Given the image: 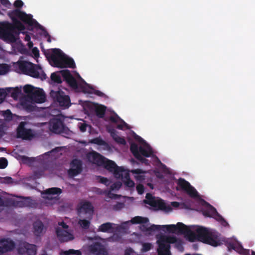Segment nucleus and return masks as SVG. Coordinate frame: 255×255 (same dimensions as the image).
<instances>
[{
    "instance_id": "11",
    "label": "nucleus",
    "mask_w": 255,
    "mask_h": 255,
    "mask_svg": "<svg viewBox=\"0 0 255 255\" xmlns=\"http://www.w3.org/2000/svg\"><path fill=\"white\" fill-rule=\"evenodd\" d=\"M17 252L20 255L27 254L28 255H35L36 254V246L24 242L19 246Z\"/></svg>"
},
{
    "instance_id": "8",
    "label": "nucleus",
    "mask_w": 255,
    "mask_h": 255,
    "mask_svg": "<svg viewBox=\"0 0 255 255\" xmlns=\"http://www.w3.org/2000/svg\"><path fill=\"white\" fill-rule=\"evenodd\" d=\"M26 123L21 122L17 128V137L25 140H31L34 137V134L31 129H27L25 128Z\"/></svg>"
},
{
    "instance_id": "51",
    "label": "nucleus",
    "mask_w": 255,
    "mask_h": 255,
    "mask_svg": "<svg viewBox=\"0 0 255 255\" xmlns=\"http://www.w3.org/2000/svg\"><path fill=\"white\" fill-rule=\"evenodd\" d=\"M66 255H81V252L79 250H74L73 249H71L68 251H67L65 252Z\"/></svg>"
},
{
    "instance_id": "29",
    "label": "nucleus",
    "mask_w": 255,
    "mask_h": 255,
    "mask_svg": "<svg viewBox=\"0 0 255 255\" xmlns=\"http://www.w3.org/2000/svg\"><path fill=\"white\" fill-rule=\"evenodd\" d=\"M130 222L132 224H146L149 222V220L146 217H143L141 216H135L132 218Z\"/></svg>"
},
{
    "instance_id": "45",
    "label": "nucleus",
    "mask_w": 255,
    "mask_h": 255,
    "mask_svg": "<svg viewBox=\"0 0 255 255\" xmlns=\"http://www.w3.org/2000/svg\"><path fill=\"white\" fill-rule=\"evenodd\" d=\"M8 70V67L5 64H0V75L6 74Z\"/></svg>"
},
{
    "instance_id": "18",
    "label": "nucleus",
    "mask_w": 255,
    "mask_h": 255,
    "mask_svg": "<svg viewBox=\"0 0 255 255\" xmlns=\"http://www.w3.org/2000/svg\"><path fill=\"white\" fill-rule=\"evenodd\" d=\"M157 242L158 244L157 252L159 255H171L169 244H167L162 238H161Z\"/></svg>"
},
{
    "instance_id": "42",
    "label": "nucleus",
    "mask_w": 255,
    "mask_h": 255,
    "mask_svg": "<svg viewBox=\"0 0 255 255\" xmlns=\"http://www.w3.org/2000/svg\"><path fill=\"white\" fill-rule=\"evenodd\" d=\"M162 238L167 244L169 245L170 244L176 243L177 241V239L175 237H162Z\"/></svg>"
},
{
    "instance_id": "36",
    "label": "nucleus",
    "mask_w": 255,
    "mask_h": 255,
    "mask_svg": "<svg viewBox=\"0 0 255 255\" xmlns=\"http://www.w3.org/2000/svg\"><path fill=\"white\" fill-rule=\"evenodd\" d=\"M139 148V147H138V145L136 143H133L130 145V150L135 158L140 155Z\"/></svg>"
},
{
    "instance_id": "15",
    "label": "nucleus",
    "mask_w": 255,
    "mask_h": 255,
    "mask_svg": "<svg viewBox=\"0 0 255 255\" xmlns=\"http://www.w3.org/2000/svg\"><path fill=\"white\" fill-rule=\"evenodd\" d=\"M62 76L69 85L74 89L78 88V83L75 78L72 75L68 70H63L60 71Z\"/></svg>"
},
{
    "instance_id": "62",
    "label": "nucleus",
    "mask_w": 255,
    "mask_h": 255,
    "mask_svg": "<svg viewBox=\"0 0 255 255\" xmlns=\"http://www.w3.org/2000/svg\"><path fill=\"white\" fill-rule=\"evenodd\" d=\"M0 2L5 7H8V6L10 5V3L8 0H0Z\"/></svg>"
},
{
    "instance_id": "40",
    "label": "nucleus",
    "mask_w": 255,
    "mask_h": 255,
    "mask_svg": "<svg viewBox=\"0 0 255 255\" xmlns=\"http://www.w3.org/2000/svg\"><path fill=\"white\" fill-rule=\"evenodd\" d=\"M51 79L52 81L55 83H57L58 84L62 83V80L61 77L59 75L57 74L56 73H53L51 75Z\"/></svg>"
},
{
    "instance_id": "9",
    "label": "nucleus",
    "mask_w": 255,
    "mask_h": 255,
    "mask_svg": "<svg viewBox=\"0 0 255 255\" xmlns=\"http://www.w3.org/2000/svg\"><path fill=\"white\" fill-rule=\"evenodd\" d=\"M162 230L166 229L169 233H175L177 232L180 234H185L189 232V230L184 224L178 222L177 225H162Z\"/></svg>"
},
{
    "instance_id": "17",
    "label": "nucleus",
    "mask_w": 255,
    "mask_h": 255,
    "mask_svg": "<svg viewBox=\"0 0 255 255\" xmlns=\"http://www.w3.org/2000/svg\"><path fill=\"white\" fill-rule=\"evenodd\" d=\"M78 213H84L92 215L94 212V207L89 201H84L79 203L77 208Z\"/></svg>"
},
{
    "instance_id": "20",
    "label": "nucleus",
    "mask_w": 255,
    "mask_h": 255,
    "mask_svg": "<svg viewBox=\"0 0 255 255\" xmlns=\"http://www.w3.org/2000/svg\"><path fill=\"white\" fill-rule=\"evenodd\" d=\"M209 208L208 211L207 212H205V215L207 217H214L217 216V218L216 219L217 220L223 222L226 224H227V222L223 218L222 216H221L217 211L216 209L212 205L208 204Z\"/></svg>"
},
{
    "instance_id": "7",
    "label": "nucleus",
    "mask_w": 255,
    "mask_h": 255,
    "mask_svg": "<svg viewBox=\"0 0 255 255\" xmlns=\"http://www.w3.org/2000/svg\"><path fill=\"white\" fill-rule=\"evenodd\" d=\"M189 232L190 233L188 237L190 241H198L203 243H204L206 241V238H207L210 233L206 228L203 227L197 228L195 232L190 231Z\"/></svg>"
},
{
    "instance_id": "1",
    "label": "nucleus",
    "mask_w": 255,
    "mask_h": 255,
    "mask_svg": "<svg viewBox=\"0 0 255 255\" xmlns=\"http://www.w3.org/2000/svg\"><path fill=\"white\" fill-rule=\"evenodd\" d=\"M7 15L11 19L12 23L4 21L1 23L0 37L14 41V34H19L20 32L24 33L25 32L23 31L25 29V27L20 20L29 26H33L42 29L43 31L45 37L46 38L50 36L42 26L39 24L35 19L32 18V15L30 14H27L18 9H13L9 11Z\"/></svg>"
},
{
    "instance_id": "64",
    "label": "nucleus",
    "mask_w": 255,
    "mask_h": 255,
    "mask_svg": "<svg viewBox=\"0 0 255 255\" xmlns=\"http://www.w3.org/2000/svg\"><path fill=\"white\" fill-rule=\"evenodd\" d=\"M58 225L64 229H66L68 228V226L63 221L59 222Z\"/></svg>"
},
{
    "instance_id": "59",
    "label": "nucleus",
    "mask_w": 255,
    "mask_h": 255,
    "mask_svg": "<svg viewBox=\"0 0 255 255\" xmlns=\"http://www.w3.org/2000/svg\"><path fill=\"white\" fill-rule=\"evenodd\" d=\"M79 128L80 129V130L81 132H85L86 131L87 128V124L85 123H80L79 125Z\"/></svg>"
},
{
    "instance_id": "12",
    "label": "nucleus",
    "mask_w": 255,
    "mask_h": 255,
    "mask_svg": "<svg viewBox=\"0 0 255 255\" xmlns=\"http://www.w3.org/2000/svg\"><path fill=\"white\" fill-rule=\"evenodd\" d=\"M82 171V162L81 160L74 159L71 162V168L68 173L69 176L73 177L81 173Z\"/></svg>"
},
{
    "instance_id": "13",
    "label": "nucleus",
    "mask_w": 255,
    "mask_h": 255,
    "mask_svg": "<svg viewBox=\"0 0 255 255\" xmlns=\"http://www.w3.org/2000/svg\"><path fill=\"white\" fill-rule=\"evenodd\" d=\"M86 157L88 161L98 166L102 165L105 159L102 155L95 151L88 153Z\"/></svg>"
},
{
    "instance_id": "47",
    "label": "nucleus",
    "mask_w": 255,
    "mask_h": 255,
    "mask_svg": "<svg viewBox=\"0 0 255 255\" xmlns=\"http://www.w3.org/2000/svg\"><path fill=\"white\" fill-rule=\"evenodd\" d=\"M22 105L25 110L28 112H33L35 110V107L31 104L25 103L23 104Z\"/></svg>"
},
{
    "instance_id": "24",
    "label": "nucleus",
    "mask_w": 255,
    "mask_h": 255,
    "mask_svg": "<svg viewBox=\"0 0 255 255\" xmlns=\"http://www.w3.org/2000/svg\"><path fill=\"white\" fill-rule=\"evenodd\" d=\"M109 132H110L111 135L116 142L122 145L126 144V141L125 138L117 135L116 131L114 129H110Z\"/></svg>"
},
{
    "instance_id": "33",
    "label": "nucleus",
    "mask_w": 255,
    "mask_h": 255,
    "mask_svg": "<svg viewBox=\"0 0 255 255\" xmlns=\"http://www.w3.org/2000/svg\"><path fill=\"white\" fill-rule=\"evenodd\" d=\"M88 88H85L84 90L85 93L88 94H94L99 97H103L104 94L100 91L95 90L94 88L91 87L90 85H88Z\"/></svg>"
},
{
    "instance_id": "31",
    "label": "nucleus",
    "mask_w": 255,
    "mask_h": 255,
    "mask_svg": "<svg viewBox=\"0 0 255 255\" xmlns=\"http://www.w3.org/2000/svg\"><path fill=\"white\" fill-rule=\"evenodd\" d=\"M139 151L140 154L145 157H150L153 154V151L152 148L150 146H147L146 148H144L142 146H140L139 148Z\"/></svg>"
},
{
    "instance_id": "25",
    "label": "nucleus",
    "mask_w": 255,
    "mask_h": 255,
    "mask_svg": "<svg viewBox=\"0 0 255 255\" xmlns=\"http://www.w3.org/2000/svg\"><path fill=\"white\" fill-rule=\"evenodd\" d=\"M22 200L18 201L16 203L17 206L19 207H30L32 206V201L30 197H22Z\"/></svg>"
},
{
    "instance_id": "38",
    "label": "nucleus",
    "mask_w": 255,
    "mask_h": 255,
    "mask_svg": "<svg viewBox=\"0 0 255 255\" xmlns=\"http://www.w3.org/2000/svg\"><path fill=\"white\" fill-rule=\"evenodd\" d=\"M35 90L36 89H35L34 87L30 85H25L23 87L24 92L27 95L29 98L30 97V95H32V93H34Z\"/></svg>"
},
{
    "instance_id": "2",
    "label": "nucleus",
    "mask_w": 255,
    "mask_h": 255,
    "mask_svg": "<svg viewBox=\"0 0 255 255\" xmlns=\"http://www.w3.org/2000/svg\"><path fill=\"white\" fill-rule=\"evenodd\" d=\"M46 57L52 62V66L59 68L69 67L75 68L76 67L74 60L58 48L52 49L51 52L44 51Z\"/></svg>"
},
{
    "instance_id": "49",
    "label": "nucleus",
    "mask_w": 255,
    "mask_h": 255,
    "mask_svg": "<svg viewBox=\"0 0 255 255\" xmlns=\"http://www.w3.org/2000/svg\"><path fill=\"white\" fill-rule=\"evenodd\" d=\"M152 245L150 243H143L141 249L142 252H146L151 249Z\"/></svg>"
},
{
    "instance_id": "41",
    "label": "nucleus",
    "mask_w": 255,
    "mask_h": 255,
    "mask_svg": "<svg viewBox=\"0 0 255 255\" xmlns=\"http://www.w3.org/2000/svg\"><path fill=\"white\" fill-rule=\"evenodd\" d=\"M79 224L82 228L84 229H88L90 227V222L86 219L80 220L79 221Z\"/></svg>"
},
{
    "instance_id": "53",
    "label": "nucleus",
    "mask_w": 255,
    "mask_h": 255,
    "mask_svg": "<svg viewBox=\"0 0 255 255\" xmlns=\"http://www.w3.org/2000/svg\"><path fill=\"white\" fill-rule=\"evenodd\" d=\"M23 5V2L21 0H16L14 3L13 5L15 7L17 8L15 9H18L21 11L19 8H21Z\"/></svg>"
},
{
    "instance_id": "58",
    "label": "nucleus",
    "mask_w": 255,
    "mask_h": 255,
    "mask_svg": "<svg viewBox=\"0 0 255 255\" xmlns=\"http://www.w3.org/2000/svg\"><path fill=\"white\" fill-rule=\"evenodd\" d=\"M148 223L146 224H141L140 226V229L142 232H148Z\"/></svg>"
},
{
    "instance_id": "54",
    "label": "nucleus",
    "mask_w": 255,
    "mask_h": 255,
    "mask_svg": "<svg viewBox=\"0 0 255 255\" xmlns=\"http://www.w3.org/2000/svg\"><path fill=\"white\" fill-rule=\"evenodd\" d=\"M3 116L6 118L8 119H11L12 118V113L10 110H6L2 112Z\"/></svg>"
},
{
    "instance_id": "50",
    "label": "nucleus",
    "mask_w": 255,
    "mask_h": 255,
    "mask_svg": "<svg viewBox=\"0 0 255 255\" xmlns=\"http://www.w3.org/2000/svg\"><path fill=\"white\" fill-rule=\"evenodd\" d=\"M7 165V161L4 157L0 158V169H4Z\"/></svg>"
},
{
    "instance_id": "23",
    "label": "nucleus",
    "mask_w": 255,
    "mask_h": 255,
    "mask_svg": "<svg viewBox=\"0 0 255 255\" xmlns=\"http://www.w3.org/2000/svg\"><path fill=\"white\" fill-rule=\"evenodd\" d=\"M204 243L214 247H217L220 245L219 241L218 240L217 237L211 233H210L207 238H206V241Z\"/></svg>"
},
{
    "instance_id": "55",
    "label": "nucleus",
    "mask_w": 255,
    "mask_h": 255,
    "mask_svg": "<svg viewBox=\"0 0 255 255\" xmlns=\"http://www.w3.org/2000/svg\"><path fill=\"white\" fill-rule=\"evenodd\" d=\"M136 190L139 194H142L144 191V186L141 184H138L136 186Z\"/></svg>"
},
{
    "instance_id": "21",
    "label": "nucleus",
    "mask_w": 255,
    "mask_h": 255,
    "mask_svg": "<svg viewBox=\"0 0 255 255\" xmlns=\"http://www.w3.org/2000/svg\"><path fill=\"white\" fill-rule=\"evenodd\" d=\"M110 121L113 123H117L119 122L121 124L117 125V128L119 129H123L124 128H128V125L122 119H121L117 114L115 116H112L110 117Z\"/></svg>"
},
{
    "instance_id": "16",
    "label": "nucleus",
    "mask_w": 255,
    "mask_h": 255,
    "mask_svg": "<svg viewBox=\"0 0 255 255\" xmlns=\"http://www.w3.org/2000/svg\"><path fill=\"white\" fill-rule=\"evenodd\" d=\"M56 233L58 239L60 242H68L74 239L72 234L58 227L56 229Z\"/></svg>"
},
{
    "instance_id": "39",
    "label": "nucleus",
    "mask_w": 255,
    "mask_h": 255,
    "mask_svg": "<svg viewBox=\"0 0 255 255\" xmlns=\"http://www.w3.org/2000/svg\"><path fill=\"white\" fill-rule=\"evenodd\" d=\"M6 90L8 92H10V91L12 90V92H11V97L13 99H16L21 93V90L18 88H15L14 89L8 88Z\"/></svg>"
},
{
    "instance_id": "4",
    "label": "nucleus",
    "mask_w": 255,
    "mask_h": 255,
    "mask_svg": "<svg viewBox=\"0 0 255 255\" xmlns=\"http://www.w3.org/2000/svg\"><path fill=\"white\" fill-rule=\"evenodd\" d=\"M50 96L55 103L63 109L69 108L71 105L69 96L66 95L61 90L59 89L57 91L51 90Z\"/></svg>"
},
{
    "instance_id": "27",
    "label": "nucleus",
    "mask_w": 255,
    "mask_h": 255,
    "mask_svg": "<svg viewBox=\"0 0 255 255\" xmlns=\"http://www.w3.org/2000/svg\"><path fill=\"white\" fill-rule=\"evenodd\" d=\"M113 224L110 222L104 223L99 226L98 231L104 233L111 232L113 230Z\"/></svg>"
},
{
    "instance_id": "46",
    "label": "nucleus",
    "mask_w": 255,
    "mask_h": 255,
    "mask_svg": "<svg viewBox=\"0 0 255 255\" xmlns=\"http://www.w3.org/2000/svg\"><path fill=\"white\" fill-rule=\"evenodd\" d=\"M161 230H162V227L160 225H152L148 226V232H154Z\"/></svg>"
},
{
    "instance_id": "43",
    "label": "nucleus",
    "mask_w": 255,
    "mask_h": 255,
    "mask_svg": "<svg viewBox=\"0 0 255 255\" xmlns=\"http://www.w3.org/2000/svg\"><path fill=\"white\" fill-rule=\"evenodd\" d=\"M146 199L144 200V203L146 204L149 205L150 202H152L155 198L151 193H148L146 194Z\"/></svg>"
},
{
    "instance_id": "5",
    "label": "nucleus",
    "mask_w": 255,
    "mask_h": 255,
    "mask_svg": "<svg viewBox=\"0 0 255 255\" xmlns=\"http://www.w3.org/2000/svg\"><path fill=\"white\" fill-rule=\"evenodd\" d=\"M49 129L55 133L68 135L69 129L65 125L63 121L59 119H53L49 122Z\"/></svg>"
},
{
    "instance_id": "34",
    "label": "nucleus",
    "mask_w": 255,
    "mask_h": 255,
    "mask_svg": "<svg viewBox=\"0 0 255 255\" xmlns=\"http://www.w3.org/2000/svg\"><path fill=\"white\" fill-rule=\"evenodd\" d=\"M106 107L104 106H100L96 108L95 113L96 115L100 118L104 117L106 112Z\"/></svg>"
},
{
    "instance_id": "14",
    "label": "nucleus",
    "mask_w": 255,
    "mask_h": 255,
    "mask_svg": "<svg viewBox=\"0 0 255 255\" xmlns=\"http://www.w3.org/2000/svg\"><path fill=\"white\" fill-rule=\"evenodd\" d=\"M150 205L155 210H162L165 212H169L172 210V208L169 205H167L162 199H155L152 202H150Z\"/></svg>"
},
{
    "instance_id": "48",
    "label": "nucleus",
    "mask_w": 255,
    "mask_h": 255,
    "mask_svg": "<svg viewBox=\"0 0 255 255\" xmlns=\"http://www.w3.org/2000/svg\"><path fill=\"white\" fill-rule=\"evenodd\" d=\"M97 179L99 180V182L101 183L104 184L106 186L110 185V181L106 177L99 176L97 177Z\"/></svg>"
},
{
    "instance_id": "32",
    "label": "nucleus",
    "mask_w": 255,
    "mask_h": 255,
    "mask_svg": "<svg viewBox=\"0 0 255 255\" xmlns=\"http://www.w3.org/2000/svg\"><path fill=\"white\" fill-rule=\"evenodd\" d=\"M125 185L129 188H133L134 187V182L130 179L129 174L128 172L125 173L124 179H122Z\"/></svg>"
},
{
    "instance_id": "63",
    "label": "nucleus",
    "mask_w": 255,
    "mask_h": 255,
    "mask_svg": "<svg viewBox=\"0 0 255 255\" xmlns=\"http://www.w3.org/2000/svg\"><path fill=\"white\" fill-rule=\"evenodd\" d=\"M236 243L230 242L228 244V248L229 250L231 249L234 250Z\"/></svg>"
},
{
    "instance_id": "35",
    "label": "nucleus",
    "mask_w": 255,
    "mask_h": 255,
    "mask_svg": "<svg viewBox=\"0 0 255 255\" xmlns=\"http://www.w3.org/2000/svg\"><path fill=\"white\" fill-rule=\"evenodd\" d=\"M62 192V190L57 187H52L45 190V193L49 195H59Z\"/></svg>"
},
{
    "instance_id": "28",
    "label": "nucleus",
    "mask_w": 255,
    "mask_h": 255,
    "mask_svg": "<svg viewBox=\"0 0 255 255\" xmlns=\"http://www.w3.org/2000/svg\"><path fill=\"white\" fill-rule=\"evenodd\" d=\"M113 172L116 178H121L122 179H124V175H125V173L127 172L123 167L117 166Z\"/></svg>"
},
{
    "instance_id": "10",
    "label": "nucleus",
    "mask_w": 255,
    "mask_h": 255,
    "mask_svg": "<svg viewBox=\"0 0 255 255\" xmlns=\"http://www.w3.org/2000/svg\"><path fill=\"white\" fill-rule=\"evenodd\" d=\"M15 244L10 238L0 239V254L13 251Z\"/></svg>"
},
{
    "instance_id": "61",
    "label": "nucleus",
    "mask_w": 255,
    "mask_h": 255,
    "mask_svg": "<svg viewBox=\"0 0 255 255\" xmlns=\"http://www.w3.org/2000/svg\"><path fill=\"white\" fill-rule=\"evenodd\" d=\"M32 53L35 57L37 58L39 57V51L37 47H34L32 49Z\"/></svg>"
},
{
    "instance_id": "60",
    "label": "nucleus",
    "mask_w": 255,
    "mask_h": 255,
    "mask_svg": "<svg viewBox=\"0 0 255 255\" xmlns=\"http://www.w3.org/2000/svg\"><path fill=\"white\" fill-rule=\"evenodd\" d=\"M243 250V248L242 246L238 243H236L235 249L234 250L236 251L237 252L240 253Z\"/></svg>"
},
{
    "instance_id": "44",
    "label": "nucleus",
    "mask_w": 255,
    "mask_h": 255,
    "mask_svg": "<svg viewBox=\"0 0 255 255\" xmlns=\"http://www.w3.org/2000/svg\"><path fill=\"white\" fill-rule=\"evenodd\" d=\"M122 183L120 181L115 182L110 186V190L111 191L119 190L122 186Z\"/></svg>"
},
{
    "instance_id": "22",
    "label": "nucleus",
    "mask_w": 255,
    "mask_h": 255,
    "mask_svg": "<svg viewBox=\"0 0 255 255\" xmlns=\"http://www.w3.org/2000/svg\"><path fill=\"white\" fill-rule=\"evenodd\" d=\"M33 233L35 236L40 237L43 234L44 225L41 221H36L33 223Z\"/></svg>"
},
{
    "instance_id": "30",
    "label": "nucleus",
    "mask_w": 255,
    "mask_h": 255,
    "mask_svg": "<svg viewBox=\"0 0 255 255\" xmlns=\"http://www.w3.org/2000/svg\"><path fill=\"white\" fill-rule=\"evenodd\" d=\"M104 167L107 169L110 172H113L115 168H116L117 165L113 161L107 159V160H104V163L102 165Z\"/></svg>"
},
{
    "instance_id": "6",
    "label": "nucleus",
    "mask_w": 255,
    "mask_h": 255,
    "mask_svg": "<svg viewBox=\"0 0 255 255\" xmlns=\"http://www.w3.org/2000/svg\"><path fill=\"white\" fill-rule=\"evenodd\" d=\"M178 186L176 190L179 191L182 190L192 198H197L199 196L198 193L196 190L191 185V184L184 179L180 178L177 182Z\"/></svg>"
},
{
    "instance_id": "52",
    "label": "nucleus",
    "mask_w": 255,
    "mask_h": 255,
    "mask_svg": "<svg viewBox=\"0 0 255 255\" xmlns=\"http://www.w3.org/2000/svg\"><path fill=\"white\" fill-rule=\"evenodd\" d=\"M136 159L141 162L142 163H144L146 165H149V160L142 157L141 155H139L136 158Z\"/></svg>"
},
{
    "instance_id": "26",
    "label": "nucleus",
    "mask_w": 255,
    "mask_h": 255,
    "mask_svg": "<svg viewBox=\"0 0 255 255\" xmlns=\"http://www.w3.org/2000/svg\"><path fill=\"white\" fill-rule=\"evenodd\" d=\"M91 251L93 254L98 255L104 253V248L100 243H96L91 246Z\"/></svg>"
},
{
    "instance_id": "56",
    "label": "nucleus",
    "mask_w": 255,
    "mask_h": 255,
    "mask_svg": "<svg viewBox=\"0 0 255 255\" xmlns=\"http://www.w3.org/2000/svg\"><path fill=\"white\" fill-rule=\"evenodd\" d=\"M124 204L121 202H118L116 204L114 205L113 209L115 210H119L123 208Z\"/></svg>"
},
{
    "instance_id": "3",
    "label": "nucleus",
    "mask_w": 255,
    "mask_h": 255,
    "mask_svg": "<svg viewBox=\"0 0 255 255\" xmlns=\"http://www.w3.org/2000/svg\"><path fill=\"white\" fill-rule=\"evenodd\" d=\"M14 67L17 69L18 72L30 76L33 78H39V70L41 68L38 65H36L26 61L18 60L14 64Z\"/></svg>"
},
{
    "instance_id": "57",
    "label": "nucleus",
    "mask_w": 255,
    "mask_h": 255,
    "mask_svg": "<svg viewBox=\"0 0 255 255\" xmlns=\"http://www.w3.org/2000/svg\"><path fill=\"white\" fill-rule=\"evenodd\" d=\"M7 93L3 89H0V97H1V101H3L6 98Z\"/></svg>"
},
{
    "instance_id": "37",
    "label": "nucleus",
    "mask_w": 255,
    "mask_h": 255,
    "mask_svg": "<svg viewBox=\"0 0 255 255\" xmlns=\"http://www.w3.org/2000/svg\"><path fill=\"white\" fill-rule=\"evenodd\" d=\"M90 142L98 145H108L107 143L100 137L92 139L91 140H90Z\"/></svg>"
},
{
    "instance_id": "19",
    "label": "nucleus",
    "mask_w": 255,
    "mask_h": 255,
    "mask_svg": "<svg viewBox=\"0 0 255 255\" xmlns=\"http://www.w3.org/2000/svg\"><path fill=\"white\" fill-rule=\"evenodd\" d=\"M30 99L35 103H42L45 101V95L42 89H36L32 95H30Z\"/></svg>"
}]
</instances>
